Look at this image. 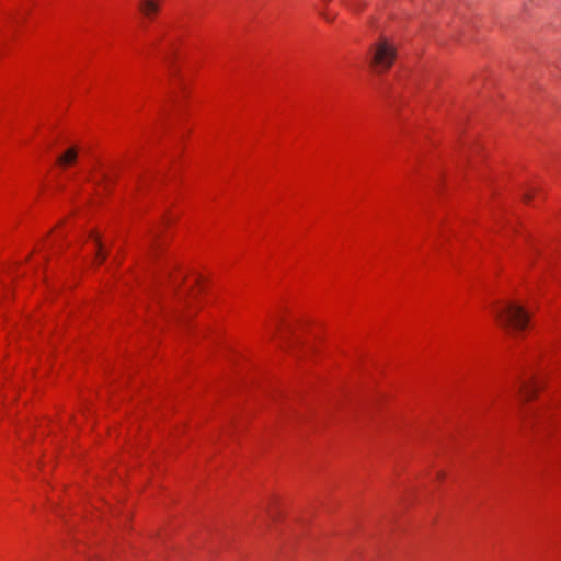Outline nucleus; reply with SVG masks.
Returning <instances> with one entry per match:
<instances>
[{"instance_id":"1","label":"nucleus","mask_w":561,"mask_h":561,"mask_svg":"<svg viewBox=\"0 0 561 561\" xmlns=\"http://www.w3.org/2000/svg\"><path fill=\"white\" fill-rule=\"evenodd\" d=\"M178 35L169 34L162 28L154 35L149 45V50L157 54L165 64L169 76L173 80L174 88L171 94V101L174 105H180L182 99L186 96V80L179 66L176 53Z\"/></svg>"},{"instance_id":"2","label":"nucleus","mask_w":561,"mask_h":561,"mask_svg":"<svg viewBox=\"0 0 561 561\" xmlns=\"http://www.w3.org/2000/svg\"><path fill=\"white\" fill-rule=\"evenodd\" d=\"M492 312L497 322L510 331L523 333L530 327L529 311L517 301L497 302Z\"/></svg>"},{"instance_id":"3","label":"nucleus","mask_w":561,"mask_h":561,"mask_svg":"<svg viewBox=\"0 0 561 561\" xmlns=\"http://www.w3.org/2000/svg\"><path fill=\"white\" fill-rule=\"evenodd\" d=\"M164 278L170 283L171 291L175 293L180 299H186L187 295L195 297L208 286L207 280L199 274L186 278L182 272L168 270Z\"/></svg>"},{"instance_id":"4","label":"nucleus","mask_w":561,"mask_h":561,"mask_svg":"<svg viewBox=\"0 0 561 561\" xmlns=\"http://www.w3.org/2000/svg\"><path fill=\"white\" fill-rule=\"evenodd\" d=\"M396 58V50L387 39L378 42L370 51L369 65L378 72L388 70Z\"/></svg>"},{"instance_id":"5","label":"nucleus","mask_w":561,"mask_h":561,"mask_svg":"<svg viewBox=\"0 0 561 561\" xmlns=\"http://www.w3.org/2000/svg\"><path fill=\"white\" fill-rule=\"evenodd\" d=\"M540 391L541 382L536 378H531L529 381H523L519 386V394L524 401L534 400Z\"/></svg>"},{"instance_id":"6","label":"nucleus","mask_w":561,"mask_h":561,"mask_svg":"<svg viewBox=\"0 0 561 561\" xmlns=\"http://www.w3.org/2000/svg\"><path fill=\"white\" fill-rule=\"evenodd\" d=\"M306 529L305 522L300 523H293L291 525L287 526L286 530L283 534V540L286 541V545L290 546L294 545V542L302 536Z\"/></svg>"},{"instance_id":"7","label":"nucleus","mask_w":561,"mask_h":561,"mask_svg":"<svg viewBox=\"0 0 561 561\" xmlns=\"http://www.w3.org/2000/svg\"><path fill=\"white\" fill-rule=\"evenodd\" d=\"M79 149L76 146L69 147L64 153L55 157V161L61 168H68L77 162Z\"/></svg>"},{"instance_id":"8","label":"nucleus","mask_w":561,"mask_h":561,"mask_svg":"<svg viewBox=\"0 0 561 561\" xmlns=\"http://www.w3.org/2000/svg\"><path fill=\"white\" fill-rule=\"evenodd\" d=\"M480 150V146L474 142L472 138H465L461 144V159L462 165L467 163H473L471 161V154L473 152H478Z\"/></svg>"},{"instance_id":"9","label":"nucleus","mask_w":561,"mask_h":561,"mask_svg":"<svg viewBox=\"0 0 561 561\" xmlns=\"http://www.w3.org/2000/svg\"><path fill=\"white\" fill-rule=\"evenodd\" d=\"M140 10L145 16L152 18L159 11V2L157 0H144Z\"/></svg>"},{"instance_id":"10","label":"nucleus","mask_w":561,"mask_h":561,"mask_svg":"<svg viewBox=\"0 0 561 561\" xmlns=\"http://www.w3.org/2000/svg\"><path fill=\"white\" fill-rule=\"evenodd\" d=\"M93 242L98 250V256L102 261H104L106 259L107 253H106L105 245H104L103 241L99 237H94Z\"/></svg>"},{"instance_id":"11","label":"nucleus","mask_w":561,"mask_h":561,"mask_svg":"<svg viewBox=\"0 0 561 561\" xmlns=\"http://www.w3.org/2000/svg\"><path fill=\"white\" fill-rule=\"evenodd\" d=\"M347 5L354 11H359L363 7V2L362 0H348Z\"/></svg>"},{"instance_id":"12","label":"nucleus","mask_w":561,"mask_h":561,"mask_svg":"<svg viewBox=\"0 0 561 561\" xmlns=\"http://www.w3.org/2000/svg\"><path fill=\"white\" fill-rule=\"evenodd\" d=\"M101 180L104 182V188L105 190H108V187L112 185V183L114 181L112 179V176L110 174H107V173H102L101 174Z\"/></svg>"},{"instance_id":"13","label":"nucleus","mask_w":561,"mask_h":561,"mask_svg":"<svg viewBox=\"0 0 561 561\" xmlns=\"http://www.w3.org/2000/svg\"><path fill=\"white\" fill-rule=\"evenodd\" d=\"M524 199H525V202H527V203H528V202L531 199V195H530V193L525 192V193H524Z\"/></svg>"},{"instance_id":"14","label":"nucleus","mask_w":561,"mask_h":561,"mask_svg":"<svg viewBox=\"0 0 561 561\" xmlns=\"http://www.w3.org/2000/svg\"><path fill=\"white\" fill-rule=\"evenodd\" d=\"M22 19H23V16H22V15L18 16V18H16V22H20Z\"/></svg>"},{"instance_id":"15","label":"nucleus","mask_w":561,"mask_h":561,"mask_svg":"<svg viewBox=\"0 0 561 561\" xmlns=\"http://www.w3.org/2000/svg\"><path fill=\"white\" fill-rule=\"evenodd\" d=\"M165 220H167V224H168V225L172 221V219H171V218H167Z\"/></svg>"}]
</instances>
